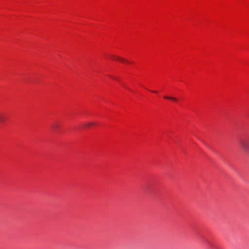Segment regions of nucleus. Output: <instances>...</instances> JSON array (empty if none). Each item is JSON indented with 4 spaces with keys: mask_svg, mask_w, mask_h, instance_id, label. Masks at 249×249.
<instances>
[{
    "mask_svg": "<svg viewBox=\"0 0 249 249\" xmlns=\"http://www.w3.org/2000/svg\"><path fill=\"white\" fill-rule=\"evenodd\" d=\"M164 98L165 99L171 100H172L175 102H176L178 100L177 98H176V97H172V96H164Z\"/></svg>",
    "mask_w": 249,
    "mask_h": 249,
    "instance_id": "nucleus-3",
    "label": "nucleus"
},
{
    "mask_svg": "<svg viewBox=\"0 0 249 249\" xmlns=\"http://www.w3.org/2000/svg\"><path fill=\"white\" fill-rule=\"evenodd\" d=\"M95 124V123H94V122H89V123H87L85 124H84V126H85V127H89V126L93 125H94Z\"/></svg>",
    "mask_w": 249,
    "mask_h": 249,
    "instance_id": "nucleus-4",
    "label": "nucleus"
},
{
    "mask_svg": "<svg viewBox=\"0 0 249 249\" xmlns=\"http://www.w3.org/2000/svg\"><path fill=\"white\" fill-rule=\"evenodd\" d=\"M5 121L4 116L2 115H0V123H2Z\"/></svg>",
    "mask_w": 249,
    "mask_h": 249,
    "instance_id": "nucleus-5",
    "label": "nucleus"
},
{
    "mask_svg": "<svg viewBox=\"0 0 249 249\" xmlns=\"http://www.w3.org/2000/svg\"><path fill=\"white\" fill-rule=\"evenodd\" d=\"M152 92H154V93H157V91H152Z\"/></svg>",
    "mask_w": 249,
    "mask_h": 249,
    "instance_id": "nucleus-6",
    "label": "nucleus"
},
{
    "mask_svg": "<svg viewBox=\"0 0 249 249\" xmlns=\"http://www.w3.org/2000/svg\"><path fill=\"white\" fill-rule=\"evenodd\" d=\"M110 58L113 60L119 61L121 62H127L124 58L114 55H110Z\"/></svg>",
    "mask_w": 249,
    "mask_h": 249,
    "instance_id": "nucleus-2",
    "label": "nucleus"
},
{
    "mask_svg": "<svg viewBox=\"0 0 249 249\" xmlns=\"http://www.w3.org/2000/svg\"><path fill=\"white\" fill-rule=\"evenodd\" d=\"M241 146L242 150L246 153L249 154V142L246 141L241 142Z\"/></svg>",
    "mask_w": 249,
    "mask_h": 249,
    "instance_id": "nucleus-1",
    "label": "nucleus"
}]
</instances>
